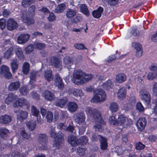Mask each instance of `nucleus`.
<instances>
[{"mask_svg":"<svg viewBox=\"0 0 157 157\" xmlns=\"http://www.w3.org/2000/svg\"><path fill=\"white\" fill-rule=\"evenodd\" d=\"M136 109L139 112H143L144 109L141 102H139L137 103L136 106Z\"/></svg>","mask_w":157,"mask_h":157,"instance_id":"50","label":"nucleus"},{"mask_svg":"<svg viewBox=\"0 0 157 157\" xmlns=\"http://www.w3.org/2000/svg\"><path fill=\"white\" fill-rule=\"evenodd\" d=\"M68 141L72 146L75 147L79 144L78 143L79 140L75 136H72L69 138Z\"/></svg>","mask_w":157,"mask_h":157,"instance_id":"26","label":"nucleus"},{"mask_svg":"<svg viewBox=\"0 0 157 157\" xmlns=\"http://www.w3.org/2000/svg\"><path fill=\"white\" fill-rule=\"evenodd\" d=\"M6 26V21L5 19H0V29L2 30Z\"/></svg>","mask_w":157,"mask_h":157,"instance_id":"62","label":"nucleus"},{"mask_svg":"<svg viewBox=\"0 0 157 157\" xmlns=\"http://www.w3.org/2000/svg\"><path fill=\"white\" fill-rule=\"evenodd\" d=\"M13 48L11 47L9 48L3 55V58L6 59H8L13 55Z\"/></svg>","mask_w":157,"mask_h":157,"instance_id":"22","label":"nucleus"},{"mask_svg":"<svg viewBox=\"0 0 157 157\" xmlns=\"http://www.w3.org/2000/svg\"><path fill=\"white\" fill-rule=\"evenodd\" d=\"M146 121L144 117H140L138 120L136 125L137 128L142 131L143 130L146 125Z\"/></svg>","mask_w":157,"mask_h":157,"instance_id":"14","label":"nucleus"},{"mask_svg":"<svg viewBox=\"0 0 157 157\" xmlns=\"http://www.w3.org/2000/svg\"><path fill=\"white\" fill-rule=\"evenodd\" d=\"M68 101V99L66 98L58 99L55 103V105L60 108H63Z\"/></svg>","mask_w":157,"mask_h":157,"instance_id":"20","label":"nucleus"},{"mask_svg":"<svg viewBox=\"0 0 157 157\" xmlns=\"http://www.w3.org/2000/svg\"><path fill=\"white\" fill-rule=\"evenodd\" d=\"M20 93L23 95H25L28 92V90L27 88V86H24L21 87L19 89Z\"/></svg>","mask_w":157,"mask_h":157,"instance_id":"54","label":"nucleus"},{"mask_svg":"<svg viewBox=\"0 0 157 157\" xmlns=\"http://www.w3.org/2000/svg\"><path fill=\"white\" fill-rule=\"evenodd\" d=\"M43 96L48 100L52 101L55 98L54 94L46 90L42 94Z\"/></svg>","mask_w":157,"mask_h":157,"instance_id":"21","label":"nucleus"},{"mask_svg":"<svg viewBox=\"0 0 157 157\" xmlns=\"http://www.w3.org/2000/svg\"><path fill=\"white\" fill-rule=\"evenodd\" d=\"M48 19L50 22L55 21L56 20V16L54 14L52 13H50L48 17Z\"/></svg>","mask_w":157,"mask_h":157,"instance_id":"61","label":"nucleus"},{"mask_svg":"<svg viewBox=\"0 0 157 157\" xmlns=\"http://www.w3.org/2000/svg\"><path fill=\"white\" fill-rule=\"evenodd\" d=\"M109 121L111 125L117 126V121L116 120L115 116L114 115H112L109 117Z\"/></svg>","mask_w":157,"mask_h":157,"instance_id":"44","label":"nucleus"},{"mask_svg":"<svg viewBox=\"0 0 157 157\" xmlns=\"http://www.w3.org/2000/svg\"><path fill=\"white\" fill-rule=\"evenodd\" d=\"M16 54L18 59L20 60H22L24 58V55L21 48L19 47H17L15 48Z\"/></svg>","mask_w":157,"mask_h":157,"instance_id":"29","label":"nucleus"},{"mask_svg":"<svg viewBox=\"0 0 157 157\" xmlns=\"http://www.w3.org/2000/svg\"><path fill=\"white\" fill-rule=\"evenodd\" d=\"M132 45L136 51L142 50L141 45L139 43L133 42L132 43Z\"/></svg>","mask_w":157,"mask_h":157,"instance_id":"55","label":"nucleus"},{"mask_svg":"<svg viewBox=\"0 0 157 157\" xmlns=\"http://www.w3.org/2000/svg\"><path fill=\"white\" fill-rule=\"evenodd\" d=\"M30 36V35L27 33L21 34L17 38V41L18 43L22 44L26 43L29 40Z\"/></svg>","mask_w":157,"mask_h":157,"instance_id":"12","label":"nucleus"},{"mask_svg":"<svg viewBox=\"0 0 157 157\" xmlns=\"http://www.w3.org/2000/svg\"><path fill=\"white\" fill-rule=\"evenodd\" d=\"M39 110L34 106L33 105L31 108V113L32 115L34 116H37L39 115Z\"/></svg>","mask_w":157,"mask_h":157,"instance_id":"46","label":"nucleus"},{"mask_svg":"<svg viewBox=\"0 0 157 157\" xmlns=\"http://www.w3.org/2000/svg\"><path fill=\"white\" fill-rule=\"evenodd\" d=\"M106 98L105 92L101 89L95 90L94 92L93 98L91 100L92 102H99L104 101Z\"/></svg>","mask_w":157,"mask_h":157,"instance_id":"6","label":"nucleus"},{"mask_svg":"<svg viewBox=\"0 0 157 157\" xmlns=\"http://www.w3.org/2000/svg\"><path fill=\"white\" fill-rule=\"evenodd\" d=\"M27 102V101L23 98H21L13 104V106L16 107L17 106H23Z\"/></svg>","mask_w":157,"mask_h":157,"instance_id":"27","label":"nucleus"},{"mask_svg":"<svg viewBox=\"0 0 157 157\" xmlns=\"http://www.w3.org/2000/svg\"><path fill=\"white\" fill-rule=\"evenodd\" d=\"M20 83L19 82H12L10 83L8 86V90L10 91L17 90L20 87Z\"/></svg>","mask_w":157,"mask_h":157,"instance_id":"23","label":"nucleus"},{"mask_svg":"<svg viewBox=\"0 0 157 157\" xmlns=\"http://www.w3.org/2000/svg\"><path fill=\"white\" fill-rule=\"evenodd\" d=\"M76 14V11L71 9H68L66 13V15L68 18H72L74 17Z\"/></svg>","mask_w":157,"mask_h":157,"instance_id":"36","label":"nucleus"},{"mask_svg":"<svg viewBox=\"0 0 157 157\" xmlns=\"http://www.w3.org/2000/svg\"><path fill=\"white\" fill-rule=\"evenodd\" d=\"M18 26L17 22L13 18H9L7 21V28L9 30H13Z\"/></svg>","mask_w":157,"mask_h":157,"instance_id":"11","label":"nucleus"},{"mask_svg":"<svg viewBox=\"0 0 157 157\" xmlns=\"http://www.w3.org/2000/svg\"><path fill=\"white\" fill-rule=\"evenodd\" d=\"M38 142L40 143L39 147L41 150H46L47 148L46 143L47 139L45 134H40L39 135Z\"/></svg>","mask_w":157,"mask_h":157,"instance_id":"10","label":"nucleus"},{"mask_svg":"<svg viewBox=\"0 0 157 157\" xmlns=\"http://www.w3.org/2000/svg\"><path fill=\"white\" fill-rule=\"evenodd\" d=\"M46 118L47 119V121L48 122H51L52 121L53 119V115L52 113L48 111L47 112Z\"/></svg>","mask_w":157,"mask_h":157,"instance_id":"51","label":"nucleus"},{"mask_svg":"<svg viewBox=\"0 0 157 157\" xmlns=\"http://www.w3.org/2000/svg\"><path fill=\"white\" fill-rule=\"evenodd\" d=\"M126 79V75L123 73H120L116 75L115 82L121 83L124 82Z\"/></svg>","mask_w":157,"mask_h":157,"instance_id":"16","label":"nucleus"},{"mask_svg":"<svg viewBox=\"0 0 157 157\" xmlns=\"http://www.w3.org/2000/svg\"><path fill=\"white\" fill-rule=\"evenodd\" d=\"M26 124L29 130L32 131L35 129L36 126V123L35 121H31L28 122Z\"/></svg>","mask_w":157,"mask_h":157,"instance_id":"37","label":"nucleus"},{"mask_svg":"<svg viewBox=\"0 0 157 157\" xmlns=\"http://www.w3.org/2000/svg\"><path fill=\"white\" fill-rule=\"evenodd\" d=\"M118 104L115 102H111L110 103L109 108V110L112 113H114L117 112L118 109Z\"/></svg>","mask_w":157,"mask_h":157,"instance_id":"33","label":"nucleus"},{"mask_svg":"<svg viewBox=\"0 0 157 157\" xmlns=\"http://www.w3.org/2000/svg\"><path fill=\"white\" fill-rule=\"evenodd\" d=\"M157 139V135H151L147 137V139L150 142L155 141Z\"/></svg>","mask_w":157,"mask_h":157,"instance_id":"60","label":"nucleus"},{"mask_svg":"<svg viewBox=\"0 0 157 157\" xmlns=\"http://www.w3.org/2000/svg\"><path fill=\"white\" fill-rule=\"evenodd\" d=\"M9 133V130L6 128H0V136L4 139H6Z\"/></svg>","mask_w":157,"mask_h":157,"instance_id":"34","label":"nucleus"},{"mask_svg":"<svg viewBox=\"0 0 157 157\" xmlns=\"http://www.w3.org/2000/svg\"><path fill=\"white\" fill-rule=\"evenodd\" d=\"M74 118L75 122L80 125L79 133L81 134H83L87 127L85 121V115L81 112L77 113L74 115Z\"/></svg>","mask_w":157,"mask_h":157,"instance_id":"4","label":"nucleus"},{"mask_svg":"<svg viewBox=\"0 0 157 157\" xmlns=\"http://www.w3.org/2000/svg\"><path fill=\"white\" fill-rule=\"evenodd\" d=\"M152 90L153 93L157 95V82H155L153 84Z\"/></svg>","mask_w":157,"mask_h":157,"instance_id":"64","label":"nucleus"},{"mask_svg":"<svg viewBox=\"0 0 157 157\" xmlns=\"http://www.w3.org/2000/svg\"><path fill=\"white\" fill-rule=\"evenodd\" d=\"M64 63L67 65H70L73 64L72 59L69 56H66L63 59Z\"/></svg>","mask_w":157,"mask_h":157,"instance_id":"48","label":"nucleus"},{"mask_svg":"<svg viewBox=\"0 0 157 157\" xmlns=\"http://www.w3.org/2000/svg\"><path fill=\"white\" fill-rule=\"evenodd\" d=\"M126 90L125 88H120L117 92L118 98L119 100L123 99L126 96Z\"/></svg>","mask_w":157,"mask_h":157,"instance_id":"18","label":"nucleus"},{"mask_svg":"<svg viewBox=\"0 0 157 157\" xmlns=\"http://www.w3.org/2000/svg\"><path fill=\"white\" fill-rule=\"evenodd\" d=\"M0 75L1 76H4L5 78H10L12 76V75L10 71L9 67L6 65H2L0 67Z\"/></svg>","mask_w":157,"mask_h":157,"instance_id":"9","label":"nucleus"},{"mask_svg":"<svg viewBox=\"0 0 157 157\" xmlns=\"http://www.w3.org/2000/svg\"><path fill=\"white\" fill-rule=\"evenodd\" d=\"M29 64L27 63H25L22 66V72L25 75H27L29 72Z\"/></svg>","mask_w":157,"mask_h":157,"instance_id":"41","label":"nucleus"},{"mask_svg":"<svg viewBox=\"0 0 157 157\" xmlns=\"http://www.w3.org/2000/svg\"><path fill=\"white\" fill-rule=\"evenodd\" d=\"M68 110L70 112H74L76 111L78 108L77 104L74 102L69 101L67 104Z\"/></svg>","mask_w":157,"mask_h":157,"instance_id":"15","label":"nucleus"},{"mask_svg":"<svg viewBox=\"0 0 157 157\" xmlns=\"http://www.w3.org/2000/svg\"><path fill=\"white\" fill-rule=\"evenodd\" d=\"M114 151L118 155H122L124 153V150L121 147L119 146L115 147Z\"/></svg>","mask_w":157,"mask_h":157,"instance_id":"47","label":"nucleus"},{"mask_svg":"<svg viewBox=\"0 0 157 157\" xmlns=\"http://www.w3.org/2000/svg\"><path fill=\"white\" fill-rule=\"evenodd\" d=\"M93 78L91 74H86L80 70L75 71L73 75L72 81L75 84L78 85L83 84Z\"/></svg>","mask_w":157,"mask_h":157,"instance_id":"2","label":"nucleus"},{"mask_svg":"<svg viewBox=\"0 0 157 157\" xmlns=\"http://www.w3.org/2000/svg\"><path fill=\"white\" fill-rule=\"evenodd\" d=\"M50 134L52 137L54 138V142L53 146L56 149L59 148L61 146L63 140V134L60 132L56 133L54 128L52 129L50 131Z\"/></svg>","mask_w":157,"mask_h":157,"instance_id":"5","label":"nucleus"},{"mask_svg":"<svg viewBox=\"0 0 157 157\" xmlns=\"http://www.w3.org/2000/svg\"><path fill=\"white\" fill-rule=\"evenodd\" d=\"M36 74L37 73L36 72L33 71L31 72V76L30 77V85H32L33 87V86L32 83H34V82L35 81Z\"/></svg>","mask_w":157,"mask_h":157,"instance_id":"45","label":"nucleus"},{"mask_svg":"<svg viewBox=\"0 0 157 157\" xmlns=\"http://www.w3.org/2000/svg\"><path fill=\"white\" fill-rule=\"evenodd\" d=\"M44 75L46 80L48 81H50L53 79L52 71L49 70L44 71Z\"/></svg>","mask_w":157,"mask_h":157,"instance_id":"32","label":"nucleus"},{"mask_svg":"<svg viewBox=\"0 0 157 157\" xmlns=\"http://www.w3.org/2000/svg\"><path fill=\"white\" fill-rule=\"evenodd\" d=\"M149 68L151 71L155 72H157V64L151 65L149 66Z\"/></svg>","mask_w":157,"mask_h":157,"instance_id":"63","label":"nucleus"},{"mask_svg":"<svg viewBox=\"0 0 157 157\" xmlns=\"http://www.w3.org/2000/svg\"><path fill=\"white\" fill-rule=\"evenodd\" d=\"M72 94L76 97H81L83 95L82 91L80 89H74L72 92Z\"/></svg>","mask_w":157,"mask_h":157,"instance_id":"42","label":"nucleus"},{"mask_svg":"<svg viewBox=\"0 0 157 157\" xmlns=\"http://www.w3.org/2000/svg\"><path fill=\"white\" fill-rule=\"evenodd\" d=\"M141 99L146 105H148L151 102V95L149 92L145 88L141 89L139 92Z\"/></svg>","mask_w":157,"mask_h":157,"instance_id":"7","label":"nucleus"},{"mask_svg":"<svg viewBox=\"0 0 157 157\" xmlns=\"http://www.w3.org/2000/svg\"><path fill=\"white\" fill-rule=\"evenodd\" d=\"M34 2V0H23L21 2V5L24 7H27Z\"/></svg>","mask_w":157,"mask_h":157,"instance_id":"40","label":"nucleus"},{"mask_svg":"<svg viewBox=\"0 0 157 157\" xmlns=\"http://www.w3.org/2000/svg\"><path fill=\"white\" fill-rule=\"evenodd\" d=\"M80 8L81 12L86 16H88L89 15V11L85 4H82Z\"/></svg>","mask_w":157,"mask_h":157,"instance_id":"38","label":"nucleus"},{"mask_svg":"<svg viewBox=\"0 0 157 157\" xmlns=\"http://www.w3.org/2000/svg\"><path fill=\"white\" fill-rule=\"evenodd\" d=\"M85 150L84 148L79 147L77 149V153L80 156L83 155L85 154Z\"/></svg>","mask_w":157,"mask_h":157,"instance_id":"52","label":"nucleus"},{"mask_svg":"<svg viewBox=\"0 0 157 157\" xmlns=\"http://www.w3.org/2000/svg\"><path fill=\"white\" fill-rule=\"evenodd\" d=\"M35 6L33 5L29 8L27 13L25 12L21 13V17L23 22L29 25L34 23L33 16L35 14Z\"/></svg>","mask_w":157,"mask_h":157,"instance_id":"3","label":"nucleus"},{"mask_svg":"<svg viewBox=\"0 0 157 157\" xmlns=\"http://www.w3.org/2000/svg\"><path fill=\"white\" fill-rule=\"evenodd\" d=\"M103 11V8L101 7H99L97 10L93 11L92 15L94 17L99 18L101 16Z\"/></svg>","mask_w":157,"mask_h":157,"instance_id":"30","label":"nucleus"},{"mask_svg":"<svg viewBox=\"0 0 157 157\" xmlns=\"http://www.w3.org/2000/svg\"><path fill=\"white\" fill-rule=\"evenodd\" d=\"M11 120V117L7 115L2 116L0 117V122L1 123L7 124L10 122Z\"/></svg>","mask_w":157,"mask_h":157,"instance_id":"31","label":"nucleus"},{"mask_svg":"<svg viewBox=\"0 0 157 157\" xmlns=\"http://www.w3.org/2000/svg\"><path fill=\"white\" fill-rule=\"evenodd\" d=\"M102 87L106 90H109L113 88V84L111 80L109 79L103 83L102 85Z\"/></svg>","mask_w":157,"mask_h":157,"instance_id":"28","label":"nucleus"},{"mask_svg":"<svg viewBox=\"0 0 157 157\" xmlns=\"http://www.w3.org/2000/svg\"><path fill=\"white\" fill-rule=\"evenodd\" d=\"M17 98L18 97L17 95L12 93H10L8 94L7 98L5 100V102L7 104H10L13 101Z\"/></svg>","mask_w":157,"mask_h":157,"instance_id":"24","label":"nucleus"},{"mask_svg":"<svg viewBox=\"0 0 157 157\" xmlns=\"http://www.w3.org/2000/svg\"><path fill=\"white\" fill-rule=\"evenodd\" d=\"M34 49V47L33 46L31 45H29L25 49V53L27 54H29L32 52Z\"/></svg>","mask_w":157,"mask_h":157,"instance_id":"53","label":"nucleus"},{"mask_svg":"<svg viewBox=\"0 0 157 157\" xmlns=\"http://www.w3.org/2000/svg\"><path fill=\"white\" fill-rule=\"evenodd\" d=\"M157 77V72H155L152 71L148 72L147 75V79L149 80H152Z\"/></svg>","mask_w":157,"mask_h":157,"instance_id":"43","label":"nucleus"},{"mask_svg":"<svg viewBox=\"0 0 157 157\" xmlns=\"http://www.w3.org/2000/svg\"><path fill=\"white\" fill-rule=\"evenodd\" d=\"M34 46L36 48L39 49H41L45 47V45L41 43H36L34 44Z\"/></svg>","mask_w":157,"mask_h":157,"instance_id":"56","label":"nucleus"},{"mask_svg":"<svg viewBox=\"0 0 157 157\" xmlns=\"http://www.w3.org/2000/svg\"><path fill=\"white\" fill-rule=\"evenodd\" d=\"M126 119H127V118L123 114L118 116L117 121V126L119 127V129L121 130L123 128Z\"/></svg>","mask_w":157,"mask_h":157,"instance_id":"13","label":"nucleus"},{"mask_svg":"<svg viewBox=\"0 0 157 157\" xmlns=\"http://www.w3.org/2000/svg\"><path fill=\"white\" fill-rule=\"evenodd\" d=\"M145 145L140 142L136 144V148L137 150H141L144 148Z\"/></svg>","mask_w":157,"mask_h":157,"instance_id":"59","label":"nucleus"},{"mask_svg":"<svg viewBox=\"0 0 157 157\" xmlns=\"http://www.w3.org/2000/svg\"><path fill=\"white\" fill-rule=\"evenodd\" d=\"M98 139H100L101 149L102 150L106 149L108 146L107 139L106 138H104L101 136H96V135H94L92 136V140L93 141H96Z\"/></svg>","mask_w":157,"mask_h":157,"instance_id":"8","label":"nucleus"},{"mask_svg":"<svg viewBox=\"0 0 157 157\" xmlns=\"http://www.w3.org/2000/svg\"><path fill=\"white\" fill-rule=\"evenodd\" d=\"M55 84L60 90L62 89L64 87L62 79L58 74H56L55 75Z\"/></svg>","mask_w":157,"mask_h":157,"instance_id":"19","label":"nucleus"},{"mask_svg":"<svg viewBox=\"0 0 157 157\" xmlns=\"http://www.w3.org/2000/svg\"><path fill=\"white\" fill-rule=\"evenodd\" d=\"M78 143L79 144H86L88 141L87 138L85 136H83L81 137L79 140Z\"/></svg>","mask_w":157,"mask_h":157,"instance_id":"49","label":"nucleus"},{"mask_svg":"<svg viewBox=\"0 0 157 157\" xmlns=\"http://www.w3.org/2000/svg\"><path fill=\"white\" fill-rule=\"evenodd\" d=\"M20 134L22 137L26 139H29L30 137V135L27 134L24 130H22L21 131Z\"/></svg>","mask_w":157,"mask_h":157,"instance_id":"57","label":"nucleus"},{"mask_svg":"<svg viewBox=\"0 0 157 157\" xmlns=\"http://www.w3.org/2000/svg\"><path fill=\"white\" fill-rule=\"evenodd\" d=\"M86 113L88 116L92 117L95 120V125L94 126L95 131L101 132L103 131V125L105 124L102 119L100 112L97 109L90 107L86 108L85 110Z\"/></svg>","mask_w":157,"mask_h":157,"instance_id":"1","label":"nucleus"},{"mask_svg":"<svg viewBox=\"0 0 157 157\" xmlns=\"http://www.w3.org/2000/svg\"><path fill=\"white\" fill-rule=\"evenodd\" d=\"M11 68L13 73H14L17 70L18 67L17 60V59H13L11 64Z\"/></svg>","mask_w":157,"mask_h":157,"instance_id":"35","label":"nucleus"},{"mask_svg":"<svg viewBox=\"0 0 157 157\" xmlns=\"http://www.w3.org/2000/svg\"><path fill=\"white\" fill-rule=\"evenodd\" d=\"M65 8V5L64 4H60L55 9V12L57 13H61L63 11Z\"/></svg>","mask_w":157,"mask_h":157,"instance_id":"39","label":"nucleus"},{"mask_svg":"<svg viewBox=\"0 0 157 157\" xmlns=\"http://www.w3.org/2000/svg\"><path fill=\"white\" fill-rule=\"evenodd\" d=\"M75 48L78 50L86 49L84 44H76L74 45Z\"/></svg>","mask_w":157,"mask_h":157,"instance_id":"58","label":"nucleus"},{"mask_svg":"<svg viewBox=\"0 0 157 157\" xmlns=\"http://www.w3.org/2000/svg\"><path fill=\"white\" fill-rule=\"evenodd\" d=\"M28 115V113L27 112L21 110L17 115V119L21 122L27 117Z\"/></svg>","mask_w":157,"mask_h":157,"instance_id":"25","label":"nucleus"},{"mask_svg":"<svg viewBox=\"0 0 157 157\" xmlns=\"http://www.w3.org/2000/svg\"><path fill=\"white\" fill-rule=\"evenodd\" d=\"M51 64L54 65L56 68L61 70L62 68L61 60L56 57L52 58Z\"/></svg>","mask_w":157,"mask_h":157,"instance_id":"17","label":"nucleus"}]
</instances>
